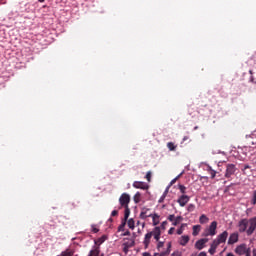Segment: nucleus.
I'll return each mask as SVG.
<instances>
[{
	"label": "nucleus",
	"instance_id": "nucleus-47",
	"mask_svg": "<svg viewBox=\"0 0 256 256\" xmlns=\"http://www.w3.org/2000/svg\"><path fill=\"white\" fill-rule=\"evenodd\" d=\"M177 234H178V235H183V228H179V229L177 230Z\"/></svg>",
	"mask_w": 256,
	"mask_h": 256
},
{
	"label": "nucleus",
	"instance_id": "nucleus-45",
	"mask_svg": "<svg viewBox=\"0 0 256 256\" xmlns=\"http://www.w3.org/2000/svg\"><path fill=\"white\" fill-rule=\"evenodd\" d=\"M163 245H165L164 242H158L157 249H161V247H163Z\"/></svg>",
	"mask_w": 256,
	"mask_h": 256
},
{
	"label": "nucleus",
	"instance_id": "nucleus-28",
	"mask_svg": "<svg viewBox=\"0 0 256 256\" xmlns=\"http://www.w3.org/2000/svg\"><path fill=\"white\" fill-rule=\"evenodd\" d=\"M61 256H73V250L67 249L61 253Z\"/></svg>",
	"mask_w": 256,
	"mask_h": 256
},
{
	"label": "nucleus",
	"instance_id": "nucleus-56",
	"mask_svg": "<svg viewBox=\"0 0 256 256\" xmlns=\"http://www.w3.org/2000/svg\"><path fill=\"white\" fill-rule=\"evenodd\" d=\"M154 256H161V253H155Z\"/></svg>",
	"mask_w": 256,
	"mask_h": 256
},
{
	"label": "nucleus",
	"instance_id": "nucleus-34",
	"mask_svg": "<svg viewBox=\"0 0 256 256\" xmlns=\"http://www.w3.org/2000/svg\"><path fill=\"white\" fill-rule=\"evenodd\" d=\"M183 175V173L179 174L176 178H174L173 180H171L170 185H175V183H177V180Z\"/></svg>",
	"mask_w": 256,
	"mask_h": 256
},
{
	"label": "nucleus",
	"instance_id": "nucleus-46",
	"mask_svg": "<svg viewBox=\"0 0 256 256\" xmlns=\"http://www.w3.org/2000/svg\"><path fill=\"white\" fill-rule=\"evenodd\" d=\"M165 201V196H161L158 200V203H163Z\"/></svg>",
	"mask_w": 256,
	"mask_h": 256
},
{
	"label": "nucleus",
	"instance_id": "nucleus-41",
	"mask_svg": "<svg viewBox=\"0 0 256 256\" xmlns=\"http://www.w3.org/2000/svg\"><path fill=\"white\" fill-rule=\"evenodd\" d=\"M168 221H171L173 223L175 221V215H173V214L169 215Z\"/></svg>",
	"mask_w": 256,
	"mask_h": 256
},
{
	"label": "nucleus",
	"instance_id": "nucleus-5",
	"mask_svg": "<svg viewBox=\"0 0 256 256\" xmlns=\"http://www.w3.org/2000/svg\"><path fill=\"white\" fill-rule=\"evenodd\" d=\"M238 227H239L240 233H245V231L247 233V227H249V220H247V219L240 220Z\"/></svg>",
	"mask_w": 256,
	"mask_h": 256
},
{
	"label": "nucleus",
	"instance_id": "nucleus-15",
	"mask_svg": "<svg viewBox=\"0 0 256 256\" xmlns=\"http://www.w3.org/2000/svg\"><path fill=\"white\" fill-rule=\"evenodd\" d=\"M124 242L123 245H126L127 247H135V240L134 239H129V238H125L124 239Z\"/></svg>",
	"mask_w": 256,
	"mask_h": 256
},
{
	"label": "nucleus",
	"instance_id": "nucleus-42",
	"mask_svg": "<svg viewBox=\"0 0 256 256\" xmlns=\"http://www.w3.org/2000/svg\"><path fill=\"white\" fill-rule=\"evenodd\" d=\"M123 252L124 253H129V249H131L130 247H127V245H123Z\"/></svg>",
	"mask_w": 256,
	"mask_h": 256
},
{
	"label": "nucleus",
	"instance_id": "nucleus-2",
	"mask_svg": "<svg viewBox=\"0 0 256 256\" xmlns=\"http://www.w3.org/2000/svg\"><path fill=\"white\" fill-rule=\"evenodd\" d=\"M129 203H131V196L127 193L121 194V196L119 198V204H120L119 209L129 207Z\"/></svg>",
	"mask_w": 256,
	"mask_h": 256
},
{
	"label": "nucleus",
	"instance_id": "nucleus-25",
	"mask_svg": "<svg viewBox=\"0 0 256 256\" xmlns=\"http://www.w3.org/2000/svg\"><path fill=\"white\" fill-rule=\"evenodd\" d=\"M134 203H141V193L140 192H137L134 197Z\"/></svg>",
	"mask_w": 256,
	"mask_h": 256
},
{
	"label": "nucleus",
	"instance_id": "nucleus-50",
	"mask_svg": "<svg viewBox=\"0 0 256 256\" xmlns=\"http://www.w3.org/2000/svg\"><path fill=\"white\" fill-rule=\"evenodd\" d=\"M123 235V237H127V236H129V235H131V232L130 231H126L124 234H122Z\"/></svg>",
	"mask_w": 256,
	"mask_h": 256
},
{
	"label": "nucleus",
	"instance_id": "nucleus-12",
	"mask_svg": "<svg viewBox=\"0 0 256 256\" xmlns=\"http://www.w3.org/2000/svg\"><path fill=\"white\" fill-rule=\"evenodd\" d=\"M151 237H153L151 233L148 232L145 234L144 241H143L144 249H149V245L151 243Z\"/></svg>",
	"mask_w": 256,
	"mask_h": 256
},
{
	"label": "nucleus",
	"instance_id": "nucleus-53",
	"mask_svg": "<svg viewBox=\"0 0 256 256\" xmlns=\"http://www.w3.org/2000/svg\"><path fill=\"white\" fill-rule=\"evenodd\" d=\"M198 256H207V253H205V252H200V253L198 254Z\"/></svg>",
	"mask_w": 256,
	"mask_h": 256
},
{
	"label": "nucleus",
	"instance_id": "nucleus-21",
	"mask_svg": "<svg viewBox=\"0 0 256 256\" xmlns=\"http://www.w3.org/2000/svg\"><path fill=\"white\" fill-rule=\"evenodd\" d=\"M167 148L169 149V151H177V145H175V143L173 142H168Z\"/></svg>",
	"mask_w": 256,
	"mask_h": 256
},
{
	"label": "nucleus",
	"instance_id": "nucleus-24",
	"mask_svg": "<svg viewBox=\"0 0 256 256\" xmlns=\"http://www.w3.org/2000/svg\"><path fill=\"white\" fill-rule=\"evenodd\" d=\"M182 221H183V217L178 216L174 218V222L172 223V225H174V227H177V225H179V223H181Z\"/></svg>",
	"mask_w": 256,
	"mask_h": 256
},
{
	"label": "nucleus",
	"instance_id": "nucleus-40",
	"mask_svg": "<svg viewBox=\"0 0 256 256\" xmlns=\"http://www.w3.org/2000/svg\"><path fill=\"white\" fill-rule=\"evenodd\" d=\"M117 215H119V211L113 210V211L111 212V217H117Z\"/></svg>",
	"mask_w": 256,
	"mask_h": 256
},
{
	"label": "nucleus",
	"instance_id": "nucleus-43",
	"mask_svg": "<svg viewBox=\"0 0 256 256\" xmlns=\"http://www.w3.org/2000/svg\"><path fill=\"white\" fill-rule=\"evenodd\" d=\"M246 256H251V248H246V252L244 253Z\"/></svg>",
	"mask_w": 256,
	"mask_h": 256
},
{
	"label": "nucleus",
	"instance_id": "nucleus-36",
	"mask_svg": "<svg viewBox=\"0 0 256 256\" xmlns=\"http://www.w3.org/2000/svg\"><path fill=\"white\" fill-rule=\"evenodd\" d=\"M92 233H99V228L96 225H92Z\"/></svg>",
	"mask_w": 256,
	"mask_h": 256
},
{
	"label": "nucleus",
	"instance_id": "nucleus-16",
	"mask_svg": "<svg viewBox=\"0 0 256 256\" xmlns=\"http://www.w3.org/2000/svg\"><path fill=\"white\" fill-rule=\"evenodd\" d=\"M199 223H201V225L209 223V217H207L205 214H202L199 218Z\"/></svg>",
	"mask_w": 256,
	"mask_h": 256
},
{
	"label": "nucleus",
	"instance_id": "nucleus-23",
	"mask_svg": "<svg viewBox=\"0 0 256 256\" xmlns=\"http://www.w3.org/2000/svg\"><path fill=\"white\" fill-rule=\"evenodd\" d=\"M178 189L182 195H185L187 193V187H185V185L183 184H179Z\"/></svg>",
	"mask_w": 256,
	"mask_h": 256
},
{
	"label": "nucleus",
	"instance_id": "nucleus-11",
	"mask_svg": "<svg viewBox=\"0 0 256 256\" xmlns=\"http://www.w3.org/2000/svg\"><path fill=\"white\" fill-rule=\"evenodd\" d=\"M237 241H239V234L238 233H232L229 236L228 245H235V243H237Z\"/></svg>",
	"mask_w": 256,
	"mask_h": 256
},
{
	"label": "nucleus",
	"instance_id": "nucleus-6",
	"mask_svg": "<svg viewBox=\"0 0 256 256\" xmlns=\"http://www.w3.org/2000/svg\"><path fill=\"white\" fill-rule=\"evenodd\" d=\"M191 197L187 196L186 194H182L178 200L177 203L180 205V207H185L190 201Z\"/></svg>",
	"mask_w": 256,
	"mask_h": 256
},
{
	"label": "nucleus",
	"instance_id": "nucleus-58",
	"mask_svg": "<svg viewBox=\"0 0 256 256\" xmlns=\"http://www.w3.org/2000/svg\"><path fill=\"white\" fill-rule=\"evenodd\" d=\"M244 169H249V165H246V166L244 167Z\"/></svg>",
	"mask_w": 256,
	"mask_h": 256
},
{
	"label": "nucleus",
	"instance_id": "nucleus-26",
	"mask_svg": "<svg viewBox=\"0 0 256 256\" xmlns=\"http://www.w3.org/2000/svg\"><path fill=\"white\" fill-rule=\"evenodd\" d=\"M127 225L129 229H135V220H133V218H130L127 222Z\"/></svg>",
	"mask_w": 256,
	"mask_h": 256
},
{
	"label": "nucleus",
	"instance_id": "nucleus-19",
	"mask_svg": "<svg viewBox=\"0 0 256 256\" xmlns=\"http://www.w3.org/2000/svg\"><path fill=\"white\" fill-rule=\"evenodd\" d=\"M107 239V235H103L100 238H98L95 242L96 245H103L105 243V240Z\"/></svg>",
	"mask_w": 256,
	"mask_h": 256
},
{
	"label": "nucleus",
	"instance_id": "nucleus-14",
	"mask_svg": "<svg viewBox=\"0 0 256 256\" xmlns=\"http://www.w3.org/2000/svg\"><path fill=\"white\" fill-rule=\"evenodd\" d=\"M179 243L180 245H182V247H185V245L189 243V236L187 235L181 236Z\"/></svg>",
	"mask_w": 256,
	"mask_h": 256
},
{
	"label": "nucleus",
	"instance_id": "nucleus-3",
	"mask_svg": "<svg viewBox=\"0 0 256 256\" xmlns=\"http://www.w3.org/2000/svg\"><path fill=\"white\" fill-rule=\"evenodd\" d=\"M236 171L237 166H235V164H226V172L224 174V177L231 180L232 175H235Z\"/></svg>",
	"mask_w": 256,
	"mask_h": 256
},
{
	"label": "nucleus",
	"instance_id": "nucleus-10",
	"mask_svg": "<svg viewBox=\"0 0 256 256\" xmlns=\"http://www.w3.org/2000/svg\"><path fill=\"white\" fill-rule=\"evenodd\" d=\"M228 237H229V232L224 231L223 233L217 236L216 240L221 244V243H225Z\"/></svg>",
	"mask_w": 256,
	"mask_h": 256
},
{
	"label": "nucleus",
	"instance_id": "nucleus-52",
	"mask_svg": "<svg viewBox=\"0 0 256 256\" xmlns=\"http://www.w3.org/2000/svg\"><path fill=\"white\" fill-rule=\"evenodd\" d=\"M142 256H151V253H149V252H144V253L142 254Z\"/></svg>",
	"mask_w": 256,
	"mask_h": 256
},
{
	"label": "nucleus",
	"instance_id": "nucleus-31",
	"mask_svg": "<svg viewBox=\"0 0 256 256\" xmlns=\"http://www.w3.org/2000/svg\"><path fill=\"white\" fill-rule=\"evenodd\" d=\"M187 211L189 213H193V211H195V204H189L187 207Z\"/></svg>",
	"mask_w": 256,
	"mask_h": 256
},
{
	"label": "nucleus",
	"instance_id": "nucleus-35",
	"mask_svg": "<svg viewBox=\"0 0 256 256\" xmlns=\"http://www.w3.org/2000/svg\"><path fill=\"white\" fill-rule=\"evenodd\" d=\"M217 251V249H215L214 247L210 246L208 253H210V255H215V252Z\"/></svg>",
	"mask_w": 256,
	"mask_h": 256
},
{
	"label": "nucleus",
	"instance_id": "nucleus-59",
	"mask_svg": "<svg viewBox=\"0 0 256 256\" xmlns=\"http://www.w3.org/2000/svg\"><path fill=\"white\" fill-rule=\"evenodd\" d=\"M250 73H253V71L250 70Z\"/></svg>",
	"mask_w": 256,
	"mask_h": 256
},
{
	"label": "nucleus",
	"instance_id": "nucleus-33",
	"mask_svg": "<svg viewBox=\"0 0 256 256\" xmlns=\"http://www.w3.org/2000/svg\"><path fill=\"white\" fill-rule=\"evenodd\" d=\"M151 175H152V172H151V171H148V172L146 173L145 179L148 181V183L151 182Z\"/></svg>",
	"mask_w": 256,
	"mask_h": 256
},
{
	"label": "nucleus",
	"instance_id": "nucleus-27",
	"mask_svg": "<svg viewBox=\"0 0 256 256\" xmlns=\"http://www.w3.org/2000/svg\"><path fill=\"white\" fill-rule=\"evenodd\" d=\"M169 253H171V242L168 243L167 250L165 252H161L160 256L169 255Z\"/></svg>",
	"mask_w": 256,
	"mask_h": 256
},
{
	"label": "nucleus",
	"instance_id": "nucleus-30",
	"mask_svg": "<svg viewBox=\"0 0 256 256\" xmlns=\"http://www.w3.org/2000/svg\"><path fill=\"white\" fill-rule=\"evenodd\" d=\"M208 171L211 175V179H215V175H217V172L215 170H212L211 167L208 168Z\"/></svg>",
	"mask_w": 256,
	"mask_h": 256
},
{
	"label": "nucleus",
	"instance_id": "nucleus-8",
	"mask_svg": "<svg viewBox=\"0 0 256 256\" xmlns=\"http://www.w3.org/2000/svg\"><path fill=\"white\" fill-rule=\"evenodd\" d=\"M147 217H153V214L151 213V209L142 208L140 213V219H147Z\"/></svg>",
	"mask_w": 256,
	"mask_h": 256
},
{
	"label": "nucleus",
	"instance_id": "nucleus-20",
	"mask_svg": "<svg viewBox=\"0 0 256 256\" xmlns=\"http://www.w3.org/2000/svg\"><path fill=\"white\" fill-rule=\"evenodd\" d=\"M124 209V221H127L129 219V216L131 215V209H129V207H126Z\"/></svg>",
	"mask_w": 256,
	"mask_h": 256
},
{
	"label": "nucleus",
	"instance_id": "nucleus-60",
	"mask_svg": "<svg viewBox=\"0 0 256 256\" xmlns=\"http://www.w3.org/2000/svg\"><path fill=\"white\" fill-rule=\"evenodd\" d=\"M101 256H103V254Z\"/></svg>",
	"mask_w": 256,
	"mask_h": 256
},
{
	"label": "nucleus",
	"instance_id": "nucleus-1",
	"mask_svg": "<svg viewBox=\"0 0 256 256\" xmlns=\"http://www.w3.org/2000/svg\"><path fill=\"white\" fill-rule=\"evenodd\" d=\"M217 235V221L211 222L208 228L205 229L203 237H214Z\"/></svg>",
	"mask_w": 256,
	"mask_h": 256
},
{
	"label": "nucleus",
	"instance_id": "nucleus-9",
	"mask_svg": "<svg viewBox=\"0 0 256 256\" xmlns=\"http://www.w3.org/2000/svg\"><path fill=\"white\" fill-rule=\"evenodd\" d=\"M246 252H247V244H241L237 246L235 249V253H237V255H245Z\"/></svg>",
	"mask_w": 256,
	"mask_h": 256
},
{
	"label": "nucleus",
	"instance_id": "nucleus-18",
	"mask_svg": "<svg viewBox=\"0 0 256 256\" xmlns=\"http://www.w3.org/2000/svg\"><path fill=\"white\" fill-rule=\"evenodd\" d=\"M199 231H201V225H194L192 235L197 237V235H199Z\"/></svg>",
	"mask_w": 256,
	"mask_h": 256
},
{
	"label": "nucleus",
	"instance_id": "nucleus-54",
	"mask_svg": "<svg viewBox=\"0 0 256 256\" xmlns=\"http://www.w3.org/2000/svg\"><path fill=\"white\" fill-rule=\"evenodd\" d=\"M227 256H235L233 253H228Z\"/></svg>",
	"mask_w": 256,
	"mask_h": 256
},
{
	"label": "nucleus",
	"instance_id": "nucleus-13",
	"mask_svg": "<svg viewBox=\"0 0 256 256\" xmlns=\"http://www.w3.org/2000/svg\"><path fill=\"white\" fill-rule=\"evenodd\" d=\"M132 185L135 189H147V185L145 182L135 181Z\"/></svg>",
	"mask_w": 256,
	"mask_h": 256
},
{
	"label": "nucleus",
	"instance_id": "nucleus-4",
	"mask_svg": "<svg viewBox=\"0 0 256 256\" xmlns=\"http://www.w3.org/2000/svg\"><path fill=\"white\" fill-rule=\"evenodd\" d=\"M248 225H249V227L247 229V235H253V233H255V229H256V217L248 220Z\"/></svg>",
	"mask_w": 256,
	"mask_h": 256
},
{
	"label": "nucleus",
	"instance_id": "nucleus-49",
	"mask_svg": "<svg viewBox=\"0 0 256 256\" xmlns=\"http://www.w3.org/2000/svg\"><path fill=\"white\" fill-rule=\"evenodd\" d=\"M167 193H169V188H167V189L164 191L162 197H167Z\"/></svg>",
	"mask_w": 256,
	"mask_h": 256
},
{
	"label": "nucleus",
	"instance_id": "nucleus-57",
	"mask_svg": "<svg viewBox=\"0 0 256 256\" xmlns=\"http://www.w3.org/2000/svg\"><path fill=\"white\" fill-rule=\"evenodd\" d=\"M253 255L256 256V250L255 249L253 250Z\"/></svg>",
	"mask_w": 256,
	"mask_h": 256
},
{
	"label": "nucleus",
	"instance_id": "nucleus-39",
	"mask_svg": "<svg viewBox=\"0 0 256 256\" xmlns=\"http://www.w3.org/2000/svg\"><path fill=\"white\" fill-rule=\"evenodd\" d=\"M182 255L183 254L181 253V251L177 250V251H174L171 256H182Z\"/></svg>",
	"mask_w": 256,
	"mask_h": 256
},
{
	"label": "nucleus",
	"instance_id": "nucleus-55",
	"mask_svg": "<svg viewBox=\"0 0 256 256\" xmlns=\"http://www.w3.org/2000/svg\"><path fill=\"white\" fill-rule=\"evenodd\" d=\"M39 3H45V0H38Z\"/></svg>",
	"mask_w": 256,
	"mask_h": 256
},
{
	"label": "nucleus",
	"instance_id": "nucleus-37",
	"mask_svg": "<svg viewBox=\"0 0 256 256\" xmlns=\"http://www.w3.org/2000/svg\"><path fill=\"white\" fill-rule=\"evenodd\" d=\"M252 205H256V190L253 192Z\"/></svg>",
	"mask_w": 256,
	"mask_h": 256
},
{
	"label": "nucleus",
	"instance_id": "nucleus-32",
	"mask_svg": "<svg viewBox=\"0 0 256 256\" xmlns=\"http://www.w3.org/2000/svg\"><path fill=\"white\" fill-rule=\"evenodd\" d=\"M125 225H127V221L123 220L121 225L118 227V231H124Z\"/></svg>",
	"mask_w": 256,
	"mask_h": 256
},
{
	"label": "nucleus",
	"instance_id": "nucleus-22",
	"mask_svg": "<svg viewBox=\"0 0 256 256\" xmlns=\"http://www.w3.org/2000/svg\"><path fill=\"white\" fill-rule=\"evenodd\" d=\"M151 218L153 221V225L157 226V224L159 223V214H152Z\"/></svg>",
	"mask_w": 256,
	"mask_h": 256
},
{
	"label": "nucleus",
	"instance_id": "nucleus-51",
	"mask_svg": "<svg viewBox=\"0 0 256 256\" xmlns=\"http://www.w3.org/2000/svg\"><path fill=\"white\" fill-rule=\"evenodd\" d=\"M155 241H159V239H161V235L158 236H154Z\"/></svg>",
	"mask_w": 256,
	"mask_h": 256
},
{
	"label": "nucleus",
	"instance_id": "nucleus-17",
	"mask_svg": "<svg viewBox=\"0 0 256 256\" xmlns=\"http://www.w3.org/2000/svg\"><path fill=\"white\" fill-rule=\"evenodd\" d=\"M148 233H151L152 237L161 235V227L156 226V227L153 229V231L148 232Z\"/></svg>",
	"mask_w": 256,
	"mask_h": 256
},
{
	"label": "nucleus",
	"instance_id": "nucleus-7",
	"mask_svg": "<svg viewBox=\"0 0 256 256\" xmlns=\"http://www.w3.org/2000/svg\"><path fill=\"white\" fill-rule=\"evenodd\" d=\"M209 242V239L202 238L195 243V247L198 249V251H201V249L205 248V244Z\"/></svg>",
	"mask_w": 256,
	"mask_h": 256
},
{
	"label": "nucleus",
	"instance_id": "nucleus-48",
	"mask_svg": "<svg viewBox=\"0 0 256 256\" xmlns=\"http://www.w3.org/2000/svg\"><path fill=\"white\" fill-rule=\"evenodd\" d=\"M167 193H169V188H167V189L164 191L162 197H167Z\"/></svg>",
	"mask_w": 256,
	"mask_h": 256
},
{
	"label": "nucleus",
	"instance_id": "nucleus-44",
	"mask_svg": "<svg viewBox=\"0 0 256 256\" xmlns=\"http://www.w3.org/2000/svg\"><path fill=\"white\" fill-rule=\"evenodd\" d=\"M173 233H175V228L172 227L169 229L168 234L173 235Z\"/></svg>",
	"mask_w": 256,
	"mask_h": 256
},
{
	"label": "nucleus",
	"instance_id": "nucleus-38",
	"mask_svg": "<svg viewBox=\"0 0 256 256\" xmlns=\"http://www.w3.org/2000/svg\"><path fill=\"white\" fill-rule=\"evenodd\" d=\"M166 227H167V221L162 222L160 229H163V231H165Z\"/></svg>",
	"mask_w": 256,
	"mask_h": 256
},
{
	"label": "nucleus",
	"instance_id": "nucleus-29",
	"mask_svg": "<svg viewBox=\"0 0 256 256\" xmlns=\"http://www.w3.org/2000/svg\"><path fill=\"white\" fill-rule=\"evenodd\" d=\"M221 244L217 239H214L213 242L211 243L210 247H213L214 249H217Z\"/></svg>",
	"mask_w": 256,
	"mask_h": 256
}]
</instances>
